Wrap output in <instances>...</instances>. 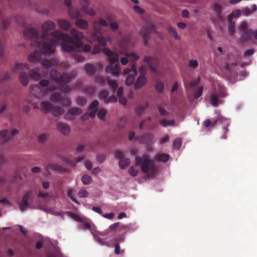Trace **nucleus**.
<instances>
[{"instance_id":"f257e3e1","label":"nucleus","mask_w":257,"mask_h":257,"mask_svg":"<svg viewBox=\"0 0 257 257\" xmlns=\"http://www.w3.org/2000/svg\"><path fill=\"white\" fill-rule=\"evenodd\" d=\"M55 24L51 21H46L42 26V40L38 41L39 34L35 29L29 28L24 31L25 38L31 39V45L38 47L41 52L46 55H50L54 53L56 45L59 41H62L61 48L64 52H70L76 50L81 46L80 43H75L69 35L59 30H55Z\"/></svg>"},{"instance_id":"f03ea898","label":"nucleus","mask_w":257,"mask_h":257,"mask_svg":"<svg viewBox=\"0 0 257 257\" xmlns=\"http://www.w3.org/2000/svg\"><path fill=\"white\" fill-rule=\"evenodd\" d=\"M103 53L108 57V61L109 65L105 68V71L107 73H110L113 76L118 77L120 72L119 64L117 63L118 56L113 53L110 49L104 48L103 50Z\"/></svg>"},{"instance_id":"7ed1b4c3","label":"nucleus","mask_w":257,"mask_h":257,"mask_svg":"<svg viewBox=\"0 0 257 257\" xmlns=\"http://www.w3.org/2000/svg\"><path fill=\"white\" fill-rule=\"evenodd\" d=\"M93 28L95 31L94 33L89 34L88 32H86L88 34L86 36V40L90 43L97 42L100 45L102 46H105L106 41L105 38L101 36V25L97 21L94 22Z\"/></svg>"},{"instance_id":"20e7f679","label":"nucleus","mask_w":257,"mask_h":257,"mask_svg":"<svg viewBox=\"0 0 257 257\" xmlns=\"http://www.w3.org/2000/svg\"><path fill=\"white\" fill-rule=\"evenodd\" d=\"M75 75L76 73L75 72L61 74L55 69L51 70L50 72L51 79L60 85H64L69 83L71 78Z\"/></svg>"},{"instance_id":"39448f33","label":"nucleus","mask_w":257,"mask_h":257,"mask_svg":"<svg viewBox=\"0 0 257 257\" xmlns=\"http://www.w3.org/2000/svg\"><path fill=\"white\" fill-rule=\"evenodd\" d=\"M136 162L137 165H141V170L144 173H147L150 171L153 175L156 174L157 170L155 165L147 155H144L142 158L139 156L136 157Z\"/></svg>"},{"instance_id":"423d86ee","label":"nucleus","mask_w":257,"mask_h":257,"mask_svg":"<svg viewBox=\"0 0 257 257\" xmlns=\"http://www.w3.org/2000/svg\"><path fill=\"white\" fill-rule=\"evenodd\" d=\"M151 33H156L158 34L160 39H163V35L157 32L155 27L152 24H148L143 26L140 31V34L143 39L144 44L145 46H147V44L150 38V34Z\"/></svg>"},{"instance_id":"0eeeda50","label":"nucleus","mask_w":257,"mask_h":257,"mask_svg":"<svg viewBox=\"0 0 257 257\" xmlns=\"http://www.w3.org/2000/svg\"><path fill=\"white\" fill-rule=\"evenodd\" d=\"M49 81L46 79H43L40 81L39 85H33L30 86V93L35 97L39 99L45 98L47 92L45 90V88H41L42 87H46L49 85Z\"/></svg>"},{"instance_id":"6e6552de","label":"nucleus","mask_w":257,"mask_h":257,"mask_svg":"<svg viewBox=\"0 0 257 257\" xmlns=\"http://www.w3.org/2000/svg\"><path fill=\"white\" fill-rule=\"evenodd\" d=\"M199 82V78L193 81L185 82V85L187 89L194 90V96L196 98H198L202 95L203 89V87L202 86L199 87L197 89H196V87L198 86Z\"/></svg>"},{"instance_id":"1a4fd4ad","label":"nucleus","mask_w":257,"mask_h":257,"mask_svg":"<svg viewBox=\"0 0 257 257\" xmlns=\"http://www.w3.org/2000/svg\"><path fill=\"white\" fill-rule=\"evenodd\" d=\"M226 95L225 88L224 87H219V92L217 94L216 92H213L210 96V103L215 107L218 106L221 101L219 97H224Z\"/></svg>"},{"instance_id":"9d476101","label":"nucleus","mask_w":257,"mask_h":257,"mask_svg":"<svg viewBox=\"0 0 257 257\" xmlns=\"http://www.w3.org/2000/svg\"><path fill=\"white\" fill-rule=\"evenodd\" d=\"M239 30L242 32L240 38V42L243 43L252 37V30L247 29V24L245 22H242L239 27Z\"/></svg>"},{"instance_id":"9b49d317","label":"nucleus","mask_w":257,"mask_h":257,"mask_svg":"<svg viewBox=\"0 0 257 257\" xmlns=\"http://www.w3.org/2000/svg\"><path fill=\"white\" fill-rule=\"evenodd\" d=\"M144 62L146 63L150 67L151 71L154 73H158L157 67L159 63V60L156 57L145 56Z\"/></svg>"},{"instance_id":"f8f14e48","label":"nucleus","mask_w":257,"mask_h":257,"mask_svg":"<svg viewBox=\"0 0 257 257\" xmlns=\"http://www.w3.org/2000/svg\"><path fill=\"white\" fill-rule=\"evenodd\" d=\"M70 34L73 37L72 38L74 40L75 43H80L81 44L80 48L76 50L75 49L74 50L71 51L69 52L73 51L77 52L80 51L83 48V43L80 41V40L84 38L83 33L75 29H72L70 31Z\"/></svg>"},{"instance_id":"ddd939ff","label":"nucleus","mask_w":257,"mask_h":257,"mask_svg":"<svg viewBox=\"0 0 257 257\" xmlns=\"http://www.w3.org/2000/svg\"><path fill=\"white\" fill-rule=\"evenodd\" d=\"M227 119L220 114H218L216 118H214L211 121L210 119H206L203 122V126L208 127L210 126H214L217 124L221 123L226 120Z\"/></svg>"},{"instance_id":"4468645a","label":"nucleus","mask_w":257,"mask_h":257,"mask_svg":"<svg viewBox=\"0 0 257 257\" xmlns=\"http://www.w3.org/2000/svg\"><path fill=\"white\" fill-rule=\"evenodd\" d=\"M115 157L119 158V165L121 169H125L130 164L129 159L124 157V154L120 151H117L115 152Z\"/></svg>"},{"instance_id":"2eb2a0df","label":"nucleus","mask_w":257,"mask_h":257,"mask_svg":"<svg viewBox=\"0 0 257 257\" xmlns=\"http://www.w3.org/2000/svg\"><path fill=\"white\" fill-rule=\"evenodd\" d=\"M82 113L81 108L77 107L70 108L66 113L65 117L67 119H73L76 115H79Z\"/></svg>"},{"instance_id":"dca6fc26","label":"nucleus","mask_w":257,"mask_h":257,"mask_svg":"<svg viewBox=\"0 0 257 257\" xmlns=\"http://www.w3.org/2000/svg\"><path fill=\"white\" fill-rule=\"evenodd\" d=\"M32 194L31 191H28L24 195L23 200L21 202L19 203V208L22 211L26 210L29 206L28 204V200Z\"/></svg>"},{"instance_id":"f3484780","label":"nucleus","mask_w":257,"mask_h":257,"mask_svg":"<svg viewBox=\"0 0 257 257\" xmlns=\"http://www.w3.org/2000/svg\"><path fill=\"white\" fill-rule=\"evenodd\" d=\"M137 74V69L134 63H132V73L128 74L125 80L126 85L130 86L132 85L135 81V76Z\"/></svg>"},{"instance_id":"a211bd4d","label":"nucleus","mask_w":257,"mask_h":257,"mask_svg":"<svg viewBox=\"0 0 257 257\" xmlns=\"http://www.w3.org/2000/svg\"><path fill=\"white\" fill-rule=\"evenodd\" d=\"M80 3L83 6H82L81 10L86 14L90 16H94L95 14L94 11L91 8L88 7L89 5L88 0H80Z\"/></svg>"},{"instance_id":"6ab92c4d","label":"nucleus","mask_w":257,"mask_h":257,"mask_svg":"<svg viewBox=\"0 0 257 257\" xmlns=\"http://www.w3.org/2000/svg\"><path fill=\"white\" fill-rule=\"evenodd\" d=\"M97 81L100 83H103L107 82V83L113 89V90H115L118 87L116 81L110 80L108 77L105 78L103 77H98L97 78Z\"/></svg>"},{"instance_id":"aec40b11","label":"nucleus","mask_w":257,"mask_h":257,"mask_svg":"<svg viewBox=\"0 0 257 257\" xmlns=\"http://www.w3.org/2000/svg\"><path fill=\"white\" fill-rule=\"evenodd\" d=\"M139 57L134 53H126L125 57H122L120 59V62L122 65H125L128 62V60L133 62L137 60Z\"/></svg>"},{"instance_id":"412c9836","label":"nucleus","mask_w":257,"mask_h":257,"mask_svg":"<svg viewBox=\"0 0 257 257\" xmlns=\"http://www.w3.org/2000/svg\"><path fill=\"white\" fill-rule=\"evenodd\" d=\"M99 102L98 100H95L90 104L89 106V110H90V112L89 113V117L91 118H93L95 117L96 114V112L98 110V105Z\"/></svg>"},{"instance_id":"4be33fe9","label":"nucleus","mask_w":257,"mask_h":257,"mask_svg":"<svg viewBox=\"0 0 257 257\" xmlns=\"http://www.w3.org/2000/svg\"><path fill=\"white\" fill-rule=\"evenodd\" d=\"M57 129L63 135H67L70 131V127L65 123L59 122L57 123Z\"/></svg>"},{"instance_id":"5701e85b","label":"nucleus","mask_w":257,"mask_h":257,"mask_svg":"<svg viewBox=\"0 0 257 257\" xmlns=\"http://www.w3.org/2000/svg\"><path fill=\"white\" fill-rule=\"evenodd\" d=\"M40 107L43 112L49 113L52 112L54 106L51 103L44 101L41 102Z\"/></svg>"},{"instance_id":"b1692460","label":"nucleus","mask_w":257,"mask_h":257,"mask_svg":"<svg viewBox=\"0 0 257 257\" xmlns=\"http://www.w3.org/2000/svg\"><path fill=\"white\" fill-rule=\"evenodd\" d=\"M57 24L61 29L65 31H68L71 27L70 23L65 19H58Z\"/></svg>"},{"instance_id":"393cba45","label":"nucleus","mask_w":257,"mask_h":257,"mask_svg":"<svg viewBox=\"0 0 257 257\" xmlns=\"http://www.w3.org/2000/svg\"><path fill=\"white\" fill-rule=\"evenodd\" d=\"M154 138L153 134L147 133L143 134L140 138V142L142 144H146L150 143Z\"/></svg>"},{"instance_id":"a878e982","label":"nucleus","mask_w":257,"mask_h":257,"mask_svg":"<svg viewBox=\"0 0 257 257\" xmlns=\"http://www.w3.org/2000/svg\"><path fill=\"white\" fill-rule=\"evenodd\" d=\"M147 81V79L145 76L140 75L135 83V88L136 89L141 88L146 83Z\"/></svg>"},{"instance_id":"bb28decb","label":"nucleus","mask_w":257,"mask_h":257,"mask_svg":"<svg viewBox=\"0 0 257 257\" xmlns=\"http://www.w3.org/2000/svg\"><path fill=\"white\" fill-rule=\"evenodd\" d=\"M41 57V53L38 51L32 53L28 57V60L31 62H38L40 61Z\"/></svg>"},{"instance_id":"cd10ccee","label":"nucleus","mask_w":257,"mask_h":257,"mask_svg":"<svg viewBox=\"0 0 257 257\" xmlns=\"http://www.w3.org/2000/svg\"><path fill=\"white\" fill-rule=\"evenodd\" d=\"M76 26L82 30H86L88 28V23L86 20L78 18L75 21Z\"/></svg>"},{"instance_id":"c85d7f7f","label":"nucleus","mask_w":257,"mask_h":257,"mask_svg":"<svg viewBox=\"0 0 257 257\" xmlns=\"http://www.w3.org/2000/svg\"><path fill=\"white\" fill-rule=\"evenodd\" d=\"M84 69L89 75H93L96 72V67L93 64L87 63L84 66Z\"/></svg>"},{"instance_id":"c756f323","label":"nucleus","mask_w":257,"mask_h":257,"mask_svg":"<svg viewBox=\"0 0 257 257\" xmlns=\"http://www.w3.org/2000/svg\"><path fill=\"white\" fill-rule=\"evenodd\" d=\"M29 75L30 77L35 81L39 80L41 77L39 70L37 68L30 70Z\"/></svg>"},{"instance_id":"7c9ffc66","label":"nucleus","mask_w":257,"mask_h":257,"mask_svg":"<svg viewBox=\"0 0 257 257\" xmlns=\"http://www.w3.org/2000/svg\"><path fill=\"white\" fill-rule=\"evenodd\" d=\"M84 159L83 157H79L74 159H71L69 158H64V161L72 167H75L76 164Z\"/></svg>"},{"instance_id":"2f4dec72","label":"nucleus","mask_w":257,"mask_h":257,"mask_svg":"<svg viewBox=\"0 0 257 257\" xmlns=\"http://www.w3.org/2000/svg\"><path fill=\"white\" fill-rule=\"evenodd\" d=\"M213 11L216 13V17L218 21H222L223 20V17L221 15L222 9L220 5H215L213 7Z\"/></svg>"},{"instance_id":"473e14b6","label":"nucleus","mask_w":257,"mask_h":257,"mask_svg":"<svg viewBox=\"0 0 257 257\" xmlns=\"http://www.w3.org/2000/svg\"><path fill=\"white\" fill-rule=\"evenodd\" d=\"M109 228L112 231H115L116 230H121L126 229L127 228V226L122 224L120 222H118L111 224L109 226Z\"/></svg>"},{"instance_id":"72a5a7b5","label":"nucleus","mask_w":257,"mask_h":257,"mask_svg":"<svg viewBox=\"0 0 257 257\" xmlns=\"http://www.w3.org/2000/svg\"><path fill=\"white\" fill-rule=\"evenodd\" d=\"M170 158V156L168 154L162 153L157 154L155 157V160L157 161H161L163 162H167Z\"/></svg>"},{"instance_id":"f704fd0d","label":"nucleus","mask_w":257,"mask_h":257,"mask_svg":"<svg viewBox=\"0 0 257 257\" xmlns=\"http://www.w3.org/2000/svg\"><path fill=\"white\" fill-rule=\"evenodd\" d=\"M19 79L21 83L24 86H26L29 83V79L28 74L24 72H21L19 74Z\"/></svg>"},{"instance_id":"c9c22d12","label":"nucleus","mask_w":257,"mask_h":257,"mask_svg":"<svg viewBox=\"0 0 257 257\" xmlns=\"http://www.w3.org/2000/svg\"><path fill=\"white\" fill-rule=\"evenodd\" d=\"M69 14L72 19H77L81 17V14L78 9L70 8L69 10Z\"/></svg>"},{"instance_id":"e433bc0d","label":"nucleus","mask_w":257,"mask_h":257,"mask_svg":"<svg viewBox=\"0 0 257 257\" xmlns=\"http://www.w3.org/2000/svg\"><path fill=\"white\" fill-rule=\"evenodd\" d=\"M154 87L158 93H163L164 88V84L163 82L160 80H157L155 82Z\"/></svg>"},{"instance_id":"4c0bfd02","label":"nucleus","mask_w":257,"mask_h":257,"mask_svg":"<svg viewBox=\"0 0 257 257\" xmlns=\"http://www.w3.org/2000/svg\"><path fill=\"white\" fill-rule=\"evenodd\" d=\"M148 107V103H145V104L139 105L137 106L135 108V111L137 114L139 116L141 115L144 111Z\"/></svg>"},{"instance_id":"58836bf2","label":"nucleus","mask_w":257,"mask_h":257,"mask_svg":"<svg viewBox=\"0 0 257 257\" xmlns=\"http://www.w3.org/2000/svg\"><path fill=\"white\" fill-rule=\"evenodd\" d=\"M61 98V94L57 92L52 93L50 97L51 100L55 102L60 101Z\"/></svg>"},{"instance_id":"ea45409f","label":"nucleus","mask_w":257,"mask_h":257,"mask_svg":"<svg viewBox=\"0 0 257 257\" xmlns=\"http://www.w3.org/2000/svg\"><path fill=\"white\" fill-rule=\"evenodd\" d=\"M241 15V10H237L233 11L230 15L227 17V21H230L232 20L233 17L238 18Z\"/></svg>"},{"instance_id":"a19ab883","label":"nucleus","mask_w":257,"mask_h":257,"mask_svg":"<svg viewBox=\"0 0 257 257\" xmlns=\"http://www.w3.org/2000/svg\"><path fill=\"white\" fill-rule=\"evenodd\" d=\"M29 69V65L26 63H19L17 64L13 68V71L17 70H28Z\"/></svg>"},{"instance_id":"79ce46f5","label":"nucleus","mask_w":257,"mask_h":257,"mask_svg":"<svg viewBox=\"0 0 257 257\" xmlns=\"http://www.w3.org/2000/svg\"><path fill=\"white\" fill-rule=\"evenodd\" d=\"M168 31L170 35L174 37L175 39L178 40H180V36L178 35L176 29L170 26L168 28Z\"/></svg>"},{"instance_id":"37998d69","label":"nucleus","mask_w":257,"mask_h":257,"mask_svg":"<svg viewBox=\"0 0 257 257\" xmlns=\"http://www.w3.org/2000/svg\"><path fill=\"white\" fill-rule=\"evenodd\" d=\"M160 122L161 124L164 126L166 127L168 125H175V120H160Z\"/></svg>"},{"instance_id":"c03bdc74","label":"nucleus","mask_w":257,"mask_h":257,"mask_svg":"<svg viewBox=\"0 0 257 257\" xmlns=\"http://www.w3.org/2000/svg\"><path fill=\"white\" fill-rule=\"evenodd\" d=\"M52 112L54 116L57 117L63 113V109L60 107L54 106Z\"/></svg>"},{"instance_id":"a18cd8bd","label":"nucleus","mask_w":257,"mask_h":257,"mask_svg":"<svg viewBox=\"0 0 257 257\" xmlns=\"http://www.w3.org/2000/svg\"><path fill=\"white\" fill-rule=\"evenodd\" d=\"M229 24L228 26V32L231 36H233L235 32V22L232 21H228Z\"/></svg>"},{"instance_id":"49530a36","label":"nucleus","mask_w":257,"mask_h":257,"mask_svg":"<svg viewBox=\"0 0 257 257\" xmlns=\"http://www.w3.org/2000/svg\"><path fill=\"white\" fill-rule=\"evenodd\" d=\"M188 66L190 68L195 69L198 67V62L195 59H191L188 61Z\"/></svg>"},{"instance_id":"de8ad7c7","label":"nucleus","mask_w":257,"mask_h":257,"mask_svg":"<svg viewBox=\"0 0 257 257\" xmlns=\"http://www.w3.org/2000/svg\"><path fill=\"white\" fill-rule=\"evenodd\" d=\"M8 131V135L5 138H4V140L5 141H8V140H9L11 139V136H15V135H16L17 134H19V131L17 129H14L13 130H12L10 134V132H9V131Z\"/></svg>"},{"instance_id":"09e8293b","label":"nucleus","mask_w":257,"mask_h":257,"mask_svg":"<svg viewBox=\"0 0 257 257\" xmlns=\"http://www.w3.org/2000/svg\"><path fill=\"white\" fill-rule=\"evenodd\" d=\"M49 135L47 133H43L40 134L38 138L39 143H43L46 142L48 138Z\"/></svg>"},{"instance_id":"8fccbe9b","label":"nucleus","mask_w":257,"mask_h":257,"mask_svg":"<svg viewBox=\"0 0 257 257\" xmlns=\"http://www.w3.org/2000/svg\"><path fill=\"white\" fill-rule=\"evenodd\" d=\"M182 141L180 139H175L173 143V148L175 150H178L181 146Z\"/></svg>"},{"instance_id":"3c124183","label":"nucleus","mask_w":257,"mask_h":257,"mask_svg":"<svg viewBox=\"0 0 257 257\" xmlns=\"http://www.w3.org/2000/svg\"><path fill=\"white\" fill-rule=\"evenodd\" d=\"M106 113V110L104 108H100L99 110H98L97 116L100 119L104 120Z\"/></svg>"},{"instance_id":"603ef678","label":"nucleus","mask_w":257,"mask_h":257,"mask_svg":"<svg viewBox=\"0 0 257 257\" xmlns=\"http://www.w3.org/2000/svg\"><path fill=\"white\" fill-rule=\"evenodd\" d=\"M49 167L54 170L59 172H63L64 169L60 165L57 164H51L49 165Z\"/></svg>"},{"instance_id":"864d4df0","label":"nucleus","mask_w":257,"mask_h":257,"mask_svg":"<svg viewBox=\"0 0 257 257\" xmlns=\"http://www.w3.org/2000/svg\"><path fill=\"white\" fill-rule=\"evenodd\" d=\"M82 182L84 185H87L90 183L92 181V178L90 176L87 175H84L82 177Z\"/></svg>"},{"instance_id":"5fc2aeb1","label":"nucleus","mask_w":257,"mask_h":257,"mask_svg":"<svg viewBox=\"0 0 257 257\" xmlns=\"http://www.w3.org/2000/svg\"><path fill=\"white\" fill-rule=\"evenodd\" d=\"M95 237L96 240L101 245L106 246L108 247L110 246V243L104 240L103 239L98 236H95Z\"/></svg>"},{"instance_id":"6e6d98bb","label":"nucleus","mask_w":257,"mask_h":257,"mask_svg":"<svg viewBox=\"0 0 257 257\" xmlns=\"http://www.w3.org/2000/svg\"><path fill=\"white\" fill-rule=\"evenodd\" d=\"M53 63L51 60L45 59L42 62V65L46 68H49L52 67Z\"/></svg>"},{"instance_id":"4d7b16f0","label":"nucleus","mask_w":257,"mask_h":257,"mask_svg":"<svg viewBox=\"0 0 257 257\" xmlns=\"http://www.w3.org/2000/svg\"><path fill=\"white\" fill-rule=\"evenodd\" d=\"M89 193L84 189H81L78 193V196L79 198H85L88 196Z\"/></svg>"},{"instance_id":"13d9d810","label":"nucleus","mask_w":257,"mask_h":257,"mask_svg":"<svg viewBox=\"0 0 257 257\" xmlns=\"http://www.w3.org/2000/svg\"><path fill=\"white\" fill-rule=\"evenodd\" d=\"M127 123L126 118L125 117L121 118L118 123L117 126L120 128H122L125 126Z\"/></svg>"},{"instance_id":"bf43d9fd","label":"nucleus","mask_w":257,"mask_h":257,"mask_svg":"<svg viewBox=\"0 0 257 257\" xmlns=\"http://www.w3.org/2000/svg\"><path fill=\"white\" fill-rule=\"evenodd\" d=\"M117 100V98L116 96L113 95L109 96L108 98L107 97V99H105L104 101V103H108L116 102Z\"/></svg>"},{"instance_id":"052dcab7","label":"nucleus","mask_w":257,"mask_h":257,"mask_svg":"<svg viewBox=\"0 0 257 257\" xmlns=\"http://www.w3.org/2000/svg\"><path fill=\"white\" fill-rule=\"evenodd\" d=\"M67 195L68 197H69L73 201H74L75 203L79 204V203L78 201L74 197V193L73 192L72 189H69L67 193Z\"/></svg>"},{"instance_id":"680f3d73","label":"nucleus","mask_w":257,"mask_h":257,"mask_svg":"<svg viewBox=\"0 0 257 257\" xmlns=\"http://www.w3.org/2000/svg\"><path fill=\"white\" fill-rule=\"evenodd\" d=\"M129 174L133 177H135L138 175V170L135 169L133 167H131L128 169Z\"/></svg>"},{"instance_id":"e2e57ef3","label":"nucleus","mask_w":257,"mask_h":257,"mask_svg":"<svg viewBox=\"0 0 257 257\" xmlns=\"http://www.w3.org/2000/svg\"><path fill=\"white\" fill-rule=\"evenodd\" d=\"M77 102L78 104H79L81 105H84L86 103V99L84 97L79 96L77 98Z\"/></svg>"},{"instance_id":"0e129e2a","label":"nucleus","mask_w":257,"mask_h":257,"mask_svg":"<svg viewBox=\"0 0 257 257\" xmlns=\"http://www.w3.org/2000/svg\"><path fill=\"white\" fill-rule=\"evenodd\" d=\"M125 240L124 235L121 234L118 235L115 239V241L116 243H118V244L120 242H123Z\"/></svg>"},{"instance_id":"69168bd1","label":"nucleus","mask_w":257,"mask_h":257,"mask_svg":"<svg viewBox=\"0 0 257 257\" xmlns=\"http://www.w3.org/2000/svg\"><path fill=\"white\" fill-rule=\"evenodd\" d=\"M108 92L107 91L103 90L99 94V97L100 98L104 99V101L105 99H107Z\"/></svg>"},{"instance_id":"338daca9","label":"nucleus","mask_w":257,"mask_h":257,"mask_svg":"<svg viewBox=\"0 0 257 257\" xmlns=\"http://www.w3.org/2000/svg\"><path fill=\"white\" fill-rule=\"evenodd\" d=\"M139 72L141 74L140 75L145 76L147 72L146 66L145 65L141 66L139 69Z\"/></svg>"},{"instance_id":"774afa93","label":"nucleus","mask_w":257,"mask_h":257,"mask_svg":"<svg viewBox=\"0 0 257 257\" xmlns=\"http://www.w3.org/2000/svg\"><path fill=\"white\" fill-rule=\"evenodd\" d=\"M0 203H2L4 206H7L9 207L11 206V202L8 199L5 198L0 199Z\"/></svg>"}]
</instances>
